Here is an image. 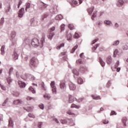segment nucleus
Masks as SVG:
<instances>
[{"instance_id": "cd10ccee", "label": "nucleus", "mask_w": 128, "mask_h": 128, "mask_svg": "<svg viewBox=\"0 0 128 128\" xmlns=\"http://www.w3.org/2000/svg\"><path fill=\"white\" fill-rule=\"evenodd\" d=\"M118 50L116 49L114 52L113 57L116 58V56H118Z\"/></svg>"}, {"instance_id": "79ce46f5", "label": "nucleus", "mask_w": 128, "mask_h": 128, "mask_svg": "<svg viewBox=\"0 0 128 128\" xmlns=\"http://www.w3.org/2000/svg\"><path fill=\"white\" fill-rule=\"evenodd\" d=\"M60 30H61V32H64V24H61Z\"/></svg>"}, {"instance_id": "423d86ee", "label": "nucleus", "mask_w": 128, "mask_h": 128, "mask_svg": "<svg viewBox=\"0 0 128 128\" xmlns=\"http://www.w3.org/2000/svg\"><path fill=\"white\" fill-rule=\"evenodd\" d=\"M124 4V0H118L116 2V6L118 8H122Z\"/></svg>"}, {"instance_id": "f257e3e1", "label": "nucleus", "mask_w": 128, "mask_h": 128, "mask_svg": "<svg viewBox=\"0 0 128 128\" xmlns=\"http://www.w3.org/2000/svg\"><path fill=\"white\" fill-rule=\"evenodd\" d=\"M44 40V36H42V38L40 40H40H38V39L37 38H34L31 41V44L34 48H38V46L42 48L44 44H46V41Z\"/></svg>"}, {"instance_id": "39448f33", "label": "nucleus", "mask_w": 128, "mask_h": 128, "mask_svg": "<svg viewBox=\"0 0 128 128\" xmlns=\"http://www.w3.org/2000/svg\"><path fill=\"white\" fill-rule=\"evenodd\" d=\"M54 81H52L50 84V86L52 88V93L54 94H56V86H54Z\"/></svg>"}, {"instance_id": "6ab92c4d", "label": "nucleus", "mask_w": 128, "mask_h": 128, "mask_svg": "<svg viewBox=\"0 0 128 128\" xmlns=\"http://www.w3.org/2000/svg\"><path fill=\"white\" fill-rule=\"evenodd\" d=\"M22 102L18 99L14 101V104H20Z\"/></svg>"}, {"instance_id": "c85d7f7f", "label": "nucleus", "mask_w": 128, "mask_h": 128, "mask_svg": "<svg viewBox=\"0 0 128 128\" xmlns=\"http://www.w3.org/2000/svg\"><path fill=\"white\" fill-rule=\"evenodd\" d=\"M104 24H107L108 26H110V24H112V21L110 20H105L104 21Z\"/></svg>"}, {"instance_id": "49530a36", "label": "nucleus", "mask_w": 128, "mask_h": 128, "mask_svg": "<svg viewBox=\"0 0 128 128\" xmlns=\"http://www.w3.org/2000/svg\"><path fill=\"white\" fill-rule=\"evenodd\" d=\"M6 80H7L8 84H10V82H12V79L10 78V77H8L6 78Z\"/></svg>"}, {"instance_id": "f704fd0d", "label": "nucleus", "mask_w": 128, "mask_h": 128, "mask_svg": "<svg viewBox=\"0 0 128 128\" xmlns=\"http://www.w3.org/2000/svg\"><path fill=\"white\" fill-rule=\"evenodd\" d=\"M44 98L46 100H50V95L48 94H46L44 96Z\"/></svg>"}, {"instance_id": "4be33fe9", "label": "nucleus", "mask_w": 128, "mask_h": 128, "mask_svg": "<svg viewBox=\"0 0 128 128\" xmlns=\"http://www.w3.org/2000/svg\"><path fill=\"white\" fill-rule=\"evenodd\" d=\"M55 20H62V14L58 15L56 16Z\"/></svg>"}, {"instance_id": "09e8293b", "label": "nucleus", "mask_w": 128, "mask_h": 128, "mask_svg": "<svg viewBox=\"0 0 128 128\" xmlns=\"http://www.w3.org/2000/svg\"><path fill=\"white\" fill-rule=\"evenodd\" d=\"M0 86L2 90H6V88L4 86V85H2V84H0Z\"/></svg>"}, {"instance_id": "b1692460", "label": "nucleus", "mask_w": 128, "mask_h": 128, "mask_svg": "<svg viewBox=\"0 0 128 128\" xmlns=\"http://www.w3.org/2000/svg\"><path fill=\"white\" fill-rule=\"evenodd\" d=\"M78 84H84V80L81 78H78Z\"/></svg>"}, {"instance_id": "e2e57ef3", "label": "nucleus", "mask_w": 128, "mask_h": 128, "mask_svg": "<svg viewBox=\"0 0 128 128\" xmlns=\"http://www.w3.org/2000/svg\"><path fill=\"white\" fill-rule=\"evenodd\" d=\"M98 46H100V44H96V46H94V50H96V48H98Z\"/></svg>"}, {"instance_id": "2f4dec72", "label": "nucleus", "mask_w": 128, "mask_h": 128, "mask_svg": "<svg viewBox=\"0 0 128 128\" xmlns=\"http://www.w3.org/2000/svg\"><path fill=\"white\" fill-rule=\"evenodd\" d=\"M78 48V46L77 44L72 50L71 53L74 54Z\"/></svg>"}, {"instance_id": "4c0bfd02", "label": "nucleus", "mask_w": 128, "mask_h": 128, "mask_svg": "<svg viewBox=\"0 0 128 128\" xmlns=\"http://www.w3.org/2000/svg\"><path fill=\"white\" fill-rule=\"evenodd\" d=\"M77 64H82L84 63L81 59H79L76 61Z\"/></svg>"}, {"instance_id": "052dcab7", "label": "nucleus", "mask_w": 128, "mask_h": 128, "mask_svg": "<svg viewBox=\"0 0 128 128\" xmlns=\"http://www.w3.org/2000/svg\"><path fill=\"white\" fill-rule=\"evenodd\" d=\"M26 8H30V4L29 2L26 3Z\"/></svg>"}, {"instance_id": "a878e982", "label": "nucleus", "mask_w": 128, "mask_h": 128, "mask_svg": "<svg viewBox=\"0 0 128 128\" xmlns=\"http://www.w3.org/2000/svg\"><path fill=\"white\" fill-rule=\"evenodd\" d=\"M8 126L10 128H14V122L12 120H9V124Z\"/></svg>"}, {"instance_id": "0eeeda50", "label": "nucleus", "mask_w": 128, "mask_h": 128, "mask_svg": "<svg viewBox=\"0 0 128 128\" xmlns=\"http://www.w3.org/2000/svg\"><path fill=\"white\" fill-rule=\"evenodd\" d=\"M69 88L70 90H76V85L72 84V82H70L69 83Z\"/></svg>"}, {"instance_id": "5701e85b", "label": "nucleus", "mask_w": 128, "mask_h": 128, "mask_svg": "<svg viewBox=\"0 0 128 128\" xmlns=\"http://www.w3.org/2000/svg\"><path fill=\"white\" fill-rule=\"evenodd\" d=\"M94 8L92 7L88 9V12L89 14H92V12H94Z\"/></svg>"}, {"instance_id": "680f3d73", "label": "nucleus", "mask_w": 128, "mask_h": 128, "mask_svg": "<svg viewBox=\"0 0 128 128\" xmlns=\"http://www.w3.org/2000/svg\"><path fill=\"white\" fill-rule=\"evenodd\" d=\"M14 70V68H10L9 70V74H10V72H12Z\"/></svg>"}, {"instance_id": "3c124183", "label": "nucleus", "mask_w": 128, "mask_h": 128, "mask_svg": "<svg viewBox=\"0 0 128 128\" xmlns=\"http://www.w3.org/2000/svg\"><path fill=\"white\" fill-rule=\"evenodd\" d=\"M39 108H40L41 110H44V104H41L39 105Z\"/></svg>"}, {"instance_id": "1a4fd4ad", "label": "nucleus", "mask_w": 128, "mask_h": 128, "mask_svg": "<svg viewBox=\"0 0 128 128\" xmlns=\"http://www.w3.org/2000/svg\"><path fill=\"white\" fill-rule=\"evenodd\" d=\"M18 84L21 88H26V83L24 82H23L22 81L18 80Z\"/></svg>"}, {"instance_id": "412c9836", "label": "nucleus", "mask_w": 128, "mask_h": 128, "mask_svg": "<svg viewBox=\"0 0 128 128\" xmlns=\"http://www.w3.org/2000/svg\"><path fill=\"white\" fill-rule=\"evenodd\" d=\"M4 48H6V46H2L0 48V52L1 54H2V56H4Z\"/></svg>"}, {"instance_id": "bf43d9fd", "label": "nucleus", "mask_w": 128, "mask_h": 128, "mask_svg": "<svg viewBox=\"0 0 128 128\" xmlns=\"http://www.w3.org/2000/svg\"><path fill=\"white\" fill-rule=\"evenodd\" d=\"M42 122H40L38 123V128H42Z\"/></svg>"}, {"instance_id": "864d4df0", "label": "nucleus", "mask_w": 128, "mask_h": 128, "mask_svg": "<svg viewBox=\"0 0 128 128\" xmlns=\"http://www.w3.org/2000/svg\"><path fill=\"white\" fill-rule=\"evenodd\" d=\"M29 118H36V116H34V115L30 113L28 114Z\"/></svg>"}, {"instance_id": "c03bdc74", "label": "nucleus", "mask_w": 128, "mask_h": 128, "mask_svg": "<svg viewBox=\"0 0 128 128\" xmlns=\"http://www.w3.org/2000/svg\"><path fill=\"white\" fill-rule=\"evenodd\" d=\"M24 110H26L27 112H32V108L31 107H29V108H24Z\"/></svg>"}, {"instance_id": "2eb2a0df", "label": "nucleus", "mask_w": 128, "mask_h": 128, "mask_svg": "<svg viewBox=\"0 0 128 128\" xmlns=\"http://www.w3.org/2000/svg\"><path fill=\"white\" fill-rule=\"evenodd\" d=\"M69 103L70 104H72L74 100V98L72 96V95H69Z\"/></svg>"}, {"instance_id": "dca6fc26", "label": "nucleus", "mask_w": 128, "mask_h": 128, "mask_svg": "<svg viewBox=\"0 0 128 128\" xmlns=\"http://www.w3.org/2000/svg\"><path fill=\"white\" fill-rule=\"evenodd\" d=\"M12 57L14 60H18V54H16V52H14V54L12 55Z\"/></svg>"}, {"instance_id": "7ed1b4c3", "label": "nucleus", "mask_w": 128, "mask_h": 128, "mask_svg": "<svg viewBox=\"0 0 128 128\" xmlns=\"http://www.w3.org/2000/svg\"><path fill=\"white\" fill-rule=\"evenodd\" d=\"M37 4L40 10H46V6H48V5L46 4H44L43 2H39Z\"/></svg>"}, {"instance_id": "393cba45", "label": "nucleus", "mask_w": 128, "mask_h": 128, "mask_svg": "<svg viewBox=\"0 0 128 128\" xmlns=\"http://www.w3.org/2000/svg\"><path fill=\"white\" fill-rule=\"evenodd\" d=\"M4 18H2L0 20V28H2V26L4 25Z\"/></svg>"}, {"instance_id": "0e129e2a", "label": "nucleus", "mask_w": 128, "mask_h": 128, "mask_svg": "<svg viewBox=\"0 0 128 128\" xmlns=\"http://www.w3.org/2000/svg\"><path fill=\"white\" fill-rule=\"evenodd\" d=\"M54 30H56V27L55 26H53L52 28H50V32H54Z\"/></svg>"}, {"instance_id": "a18cd8bd", "label": "nucleus", "mask_w": 128, "mask_h": 128, "mask_svg": "<svg viewBox=\"0 0 128 128\" xmlns=\"http://www.w3.org/2000/svg\"><path fill=\"white\" fill-rule=\"evenodd\" d=\"M60 122L62 124H68V121L66 120H60Z\"/></svg>"}, {"instance_id": "f8f14e48", "label": "nucleus", "mask_w": 128, "mask_h": 128, "mask_svg": "<svg viewBox=\"0 0 128 128\" xmlns=\"http://www.w3.org/2000/svg\"><path fill=\"white\" fill-rule=\"evenodd\" d=\"M106 62L108 64H110L112 62V56H108L106 58Z\"/></svg>"}, {"instance_id": "20e7f679", "label": "nucleus", "mask_w": 128, "mask_h": 128, "mask_svg": "<svg viewBox=\"0 0 128 128\" xmlns=\"http://www.w3.org/2000/svg\"><path fill=\"white\" fill-rule=\"evenodd\" d=\"M30 66L32 68H36V58L32 57L30 61Z\"/></svg>"}, {"instance_id": "72a5a7b5", "label": "nucleus", "mask_w": 128, "mask_h": 128, "mask_svg": "<svg viewBox=\"0 0 128 128\" xmlns=\"http://www.w3.org/2000/svg\"><path fill=\"white\" fill-rule=\"evenodd\" d=\"M97 12H94L93 14L92 17V20H94V18H96Z\"/></svg>"}, {"instance_id": "f03ea898", "label": "nucleus", "mask_w": 128, "mask_h": 128, "mask_svg": "<svg viewBox=\"0 0 128 128\" xmlns=\"http://www.w3.org/2000/svg\"><path fill=\"white\" fill-rule=\"evenodd\" d=\"M16 32L13 31L11 32L10 36H11V39L12 42V46H16Z\"/></svg>"}, {"instance_id": "37998d69", "label": "nucleus", "mask_w": 128, "mask_h": 128, "mask_svg": "<svg viewBox=\"0 0 128 128\" xmlns=\"http://www.w3.org/2000/svg\"><path fill=\"white\" fill-rule=\"evenodd\" d=\"M74 38H78L80 35L77 32H75V34L74 36Z\"/></svg>"}, {"instance_id": "c756f323", "label": "nucleus", "mask_w": 128, "mask_h": 128, "mask_svg": "<svg viewBox=\"0 0 128 128\" xmlns=\"http://www.w3.org/2000/svg\"><path fill=\"white\" fill-rule=\"evenodd\" d=\"M48 16V14H44L43 16H42V20H44L45 18H46Z\"/></svg>"}, {"instance_id": "c9c22d12", "label": "nucleus", "mask_w": 128, "mask_h": 128, "mask_svg": "<svg viewBox=\"0 0 128 128\" xmlns=\"http://www.w3.org/2000/svg\"><path fill=\"white\" fill-rule=\"evenodd\" d=\"M63 46H64V44L62 43L60 45L57 46L56 48L57 50H60V48H62Z\"/></svg>"}, {"instance_id": "ddd939ff", "label": "nucleus", "mask_w": 128, "mask_h": 128, "mask_svg": "<svg viewBox=\"0 0 128 128\" xmlns=\"http://www.w3.org/2000/svg\"><path fill=\"white\" fill-rule=\"evenodd\" d=\"M54 34H55L54 32H50L48 36V38H49V40H52V38H54Z\"/></svg>"}, {"instance_id": "ea45409f", "label": "nucleus", "mask_w": 128, "mask_h": 128, "mask_svg": "<svg viewBox=\"0 0 128 128\" xmlns=\"http://www.w3.org/2000/svg\"><path fill=\"white\" fill-rule=\"evenodd\" d=\"M122 50H128V46L126 44H125L122 46Z\"/></svg>"}, {"instance_id": "bb28decb", "label": "nucleus", "mask_w": 128, "mask_h": 128, "mask_svg": "<svg viewBox=\"0 0 128 128\" xmlns=\"http://www.w3.org/2000/svg\"><path fill=\"white\" fill-rule=\"evenodd\" d=\"M67 40H72V34H67Z\"/></svg>"}, {"instance_id": "4d7b16f0", "label": "nucleus", "mask_w": 128, "mask_h": 128, "mask_svg": "<svg viewBox=\"0 0 128 128\" xmlns=\"http://www.w3.org/2000/svg\"><path fill=\"white\" fill-rule=\"evenodd\" d=\"M110 86H112V82L108 81L106 84V88H110Z\"/></svg>"}, {"instance_id": "338daca9", "label": "nucleus", "mask_w": 128, "mask_h": 128, "mask_svg": "<svg viewBox=\"0 0 128 128\" xmlns=\"http://www.w3.org/2000/svg\"><path fill=\"white\" fill-rule=\"evenodd\" d=\"M108 123V120H103V124H106Z\"/></svg>"}, {"instance_id": "9b49d317", "label": "nucleus", "mask_w": 128, "mask_h": 128, "mask_svg": "<svg viewBox=\"0 0 128 128\" xmlns=\"http://www.w3.org/2000/svg\"><path fill=\"white\" fill-rule=\"evenodd\" d=\"M88 70V68H86V66H80V72H82V74H84L85 70Z\"/></svg>"}, {"instance_id": "aec40b11", "label": "nucleus", "mask_w": 128, "mask_h": 128, "mask_svg": "<svg viewBox=\"0 0 128 128\" xmlns=\"http://www.w3.org/2000/svg\"><path fill=\"white\" fill-rule=\"evenodd\" d=\"M98 60L102 66H106V62H104V60H102V58H99Z\"/></svg>"}, {"instance_id": "f3484780", "label": "nucleus", "mask_w": 128, "mask_h": 128, "mask_svg": "<svg viewBox=\"0 0 128 128\" xmlns=\"http://www.w3.org/2000/svg\"><path fill=\"white\" fill-rule=\"evenodd\" d=\"M122 123L124 124V126H126V122H128V118L124 117L122 119Z\"/></svg>"}, {"instance_id": "6e6d98bb", "label": "nucleus", "mask_w": 128, "mask_h": 128, "mask_svg": "<svg viewBox=\"0 0 128 128\" xmlns=\"http://www.w3.org/2000/svg\"><path fill=\"white\" fill-rule=\"evenodd\" d=\"M22 4V0H20L18 2V8H20V4Z\"/></svg>"}, {"instance_id": "603ef678", "label": "nucleus", "mask_w": 128, "mask_h": 128, "mask_svg": "<svg viewBox=\"0 0 128 128\" xmlns=\"http://www.w3.org/2000/svg\"><path fill=\"white\" fill-rule=\"evenodd\" d=\"M24 42L25 44H30V39L28 38L25 39Z\"/></svg>"}, {"instance_id": "774afa93", "label": "nucleus", "mask_w": 128, "mask_h": 128, "mask_svg": "<svg viewBox=\"0 0 128 128\" xmlns=\"http://www.w3.org/2000/svg\"><path fill=\"white\" fill-rule=\"evenodd\" d=\"M98 38H97V39H96V40H94L92 41V44H94V43L96 42H98Z\"/></svg>"}, {"instance_id": "a211bd4d", "label": "nucleus", "mask_w": 128, "mask_h": 128, "mask_svg": "<svg viewBox=\"0 0 128 128\" xmlns=\"http://www.w3.org/2000/svg\"><path fill=\"white\" fill-rule=\"evenodd\" d=\"M72 73L74 76H78L80 74V73L78 72V71L76 70V69L74 68L72 70Z\"/></svg>"}, {"instance_id": "6e6552de", "label": "nucleus", "mask_w": 128, "mask_h": 128, "mask_svg": "<svg viewBox=\"0 0 128 128\" xmlns=\"http://www.w3.org/2000/svg\"><path fill=\"white\" fill-rule=\"evenodd\" d=\"M24 8H22L19 10L18 13V16L19 18H22V16H24Z\"/></svg>"}, {"instance_id": "69168bd1", "label": "nucleus", "mask_w": 128, "mask_h": 128, "mask_svg": "<svg viewBox=\"0 0 128 128\" xmlns=\"http://www.w3.org/2000/svg\"><path fill=\"white\" fill-rule=\"evenodd\" d=\"M10 10V4H9V6H8V10H6V12H8Z\"/></svg>"}, {"instance_id": "58836bf2", "label": "nucleus", "mask_w": 128, "mask_h": 128, "mask_svg": "<svg viewBox=\"0 0 128 128\" xmlns=\"http://www.w3.org/2000/svg\"><path fill=\"white\" fill-rule=\"evenodd\" d=\"M77 102H82V100H84V98H80L79 99H76V98H75Z\"/></svg>"}, {"instance_id": "13d9d810", "label": "nucleus", "mask_w": 128, "mask_h": 128, "mask_svg": "<svg viewBox=\"0 0 128 128\" xmlns=\"http://www.w3.org/2000/svg\"><path fill=\"white\" fill-rule=\"evenodd\" d=\"M25 76H26V78H30V76H32V74H25Z\"/></svg>"}, {"instance_id": "de8ad7c7", "label": "nucleus", "mask_w": 128, "mask_h": 128, "mask_svg": "<svg viewBox=\"0 0 128 128\" xmlns=\"http://www.w3.org/2000/svg\"><path fill=\"white\" fill-rule=\"evenodd\" d=\"M68 27L69 28L72 30H74V25L72 24H70L68 26Z\"/></svg>"}, {"instance_id": "9d476101", "label": "nucleus", "mask_w": 128, "mask_h": 128, "mask_svg": "<svg viewBox=\"0 0 128 128\" xmlns=\"http://www.w3.org/2000/svg\"><path fill=\"white\" fill-rule=\"evenodd\" d=\"M60 88H61V90H64V88H66V82L60 81Z\"/></svg>"}, {"instance_id": "a19ab883", "label": "nucleus", "mask_w": 128, "mask_h": 128, "mask_svg": "<svg viewBox=\"0 0 128 128\" xmlns=\"http://www.w3.org/2000/svg\"><path fill=\"white\" fill-rule=\"evenodd\" d=\"M8 98H7L4 101V102H3L2 104V106H6V103L8 102Z\"/></svg>"}, {"instance_id": "7c9ffc66", "label": "nucleus", "mask_w": 128, "mask_h": 128, "mask_svg": "<svg viewBox=\"0 0 128 128\" xmlns=\"http://www.w3.org/2000/svg\"><path fill=\"white\" fill-rule=\"evenodd\" d=\"M120 44V40H115L114 43H113V46H118Z\"/></svg>"}, {"instance_id": "5fc2aeb1", "label": "nucleus", "mask_w": 128, "mask_h": 128, "mask_svg": "<svg viewBox=\"0 0 128 128\" xmlns=\"http://www.w3.org/2000/svg\"><path fill=\"white\" fill-rule=\"evenodd\" d=\"M66 112L68 114H69L70 116H74V114L72 113V111H68Z\"/></svg>"}, {"instance_id": "8fccbe9b", "label": "nucleus", "mask_w": 128, "mask_h": 128, "mask_svg": "<svg viewBox=\"0 0 128 128\" xmlns=\"http://www.w3.org/2000/svg\"><path fill=\"white\" fill-rule=\"evenodd\" d=\"M120 66V61L118 60L117 62L116 63L115 66H114V68H116L118 66Z\"/></svg>"}, {"instance_id": "473e14b6", "label": "nucleus", "mask_w": 128, "mask_h": 128, "mask_svg": "<svg viewBox=\"0 0 128 128\" xmlns=\"http://www.w3.org/2000/svg\"><path fill=\"white\" fill-rule=\"evenodd\" d=\"M92 98L93 100H100V96H96V95H92Z\"/></svg>"}, {"instance_id": "e433bc0d", "label": "nucleus", "mask_w": 128, "mask_h": 128, "mask_svg": "<svg viewBox=\"0 0 128 128\" xmlns=\"http://www.w3.org/2000/svg\"><path fill=\"white\" fill-rule=\"evenodd\" d=\"M29 90L32 92L33 94H36L35 90L32 86L29 88Z\"/></svg>"}, {"instance_id": "4468645a", "label": "nucleus", "mask_w": 128, "mask_h": 128, "mask_svg": "<svg viewBox=\"0 0 128 128\" xmlns=\"http://www.w3.org/2000/svg\"><path fill=\"white\" fill-rule=\"evenodd\" d=\"M68 2L72 6L73 4H78V1L76 0H68Z\"/></svg>"}]
</instances>
